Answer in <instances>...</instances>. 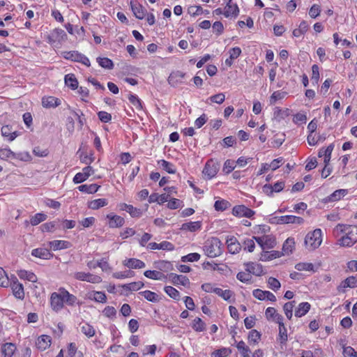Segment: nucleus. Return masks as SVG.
I'll list each match as a JSON object with an SVG mask.
<instances>
[{"instance_id": "7", "label": "nucleus", "mask_w": 357, "mask_h": 357, "mask_svg": "<svg viewBox=\"0 0 357 357\" xmlns=\"http://www.w3.org/2000/svg\"><path fill=\"white\" fill-rule=\"evenodd\" d=\"M255 211L244 205L235 206L232 209V214L236 217H245L251 218L255 215Z\"/></svg>"}, {"instance_id": "15", "label": "nucleus", "mask_w": 357, "mask_h": 357, "mask_svg": "<svg viewBox=\"0 0 357 357\" xmlns=\"http://www.w3.org/2000/svg\"><path fill=\"white\" fill-rule=\"evenodd\" d=\"M169 278L172 283L175 285L181 284L184 287H189L190 282V280L185 275H177L176 273H171Z\"/></svg>"}, {"instance_id": "14", "label": "nucleus", "mask_w": 357, "mask_h": 357, "mask_svg": "<svg viewBox=\"0 0 357 357\" xmlns=\"http://www.w3.org/2000/svg\"><path fill=\"white\" fill-rule=\"evenodd\" d=\"M31 255L33 257L42 259H50L53 257V254L47 248H38L32 250Z\"/></svg>"}, {"instance_id": "25", "label": "nucleus", "mask_w": 357, "mask_h": 357, "mask_svg": "<svg viewBox=\"0 0 357 357\" xmlns=\"http://www.w3.org/2000/svg\"><path fill=\"white\" fill-rule=\"evenodd\" d=\"M123 265L127 266L129 268H142L145 267V263L142 261L135 259L131 258L123 261Z\"/></svg>"}, {"instance_id": "23", "label": "nucleus", "mask_w": 357, "mask_h": 357, "mask_svg": "<svg viewBox=\"0 0 357 357\" xmlns=\"http://www.w3.org/2000/svg\"><path fill=\"white\" fill-rule=\"evenodd\" d=\"M107 218L108 219H109V227H112V228H114V227H121L124 222H125V220H124V218L119 216V215H113V214H108L107 215Z\"/></svg>"}, {"instance_id": "27", "label": "nucleus", "mask_w": 357, "mask_h": 357, "mask_svg": "<svg viewBox=\"0 0 357 357\" xmlns=\"http://www.w3.org/2000/svg\"><path fill=\"white\" fill-rule=\"evenodd\" d=\"M121 210L126 211L133 218H138L142 215V211L132 205L123 204L121 205Z\"/></svg>"}, {"instance_id": "2", "label": "nucleus", "mask_w": 357, "mask_h": 357, "mask_svg": "<svg viewBox=\"0 0 357 357\" xmlns=\"http://www.w3.org/2000/svg\"><path fill=\"white\" fill-rule=\"evenodd\" d=\"M221 245L218 238H211L206 241L204 250L208 257H215L221 255Z\"/></svg>"}, {"instance_id": "29", "label": "nucleus", "mask_w": 357, "mask_h": 357, "mask_svg": "<svg viewBox=\"0 0 357 357\" xmlns=\"http://www.w3.org/2000/svg\"><path fill=\"white\" fill-rule=\"evenodd\" d=\"M15 350L16 346L13 343H6L1 347V352L4 357H12Z\"/></svg>"}, {"instance_id": "52", "label": "nucleus", "mask_w": 357, "mask_h": 357, "mask_svg": "<svg viewBox=\"0 0 357 357\" xmlns=\"http://www.w3.org/2000/svg\"><path fill=\"white\" fill-rule=\"evenodd\" d=\"M144 287L142 282H135L127 284H124L123 288L130 291H137Z\"/></svg>"}, {"instance_id": "46", "label": "nucleus", "mask_w": 357, "mask_h": 357, "mask_svg": "<svg viewBox=\"0 0 357 357\" xmlns=\"http://www.w3.org/2000/svg\"><path fill=\"white\" fill-rule=\"evenodd\" d=\"M52 36L54 38V40L60 41L67 39L66 32L61 29H55L52 33Z\"/></svg>"}, {"instance_id": "13", "label": "nucleus", "mask_w": 357, "mask_h": 357, "mask_svg": "<svg viewBox=\"0 0 357 357\" xmlns=\"http://www.w3.org/2000/svg\"><path fill=\"white\" fill-rule=\"evenodd\" d=\"M218 171V165L215 164L212 160L208 161L203 169V174L207 176L208 178L214 177Z\"/></svg>"}, {"instance_id": "11", "label": "nucleus", "mask_w": 357, "mask_h": 357, "mask_svg": "<svg viewBox=\"0 0 357 357\" xmlns=\"http://www.w3.org/2000/svg\"><path fill=\"white\" fill-rule=\"evenodd\" d=\"M185 75V74L181 71L172 72L168 77V82L171 86L176 87L183 83Z\"/></svg>"}, {"instance_id": "17", "label": "nucleus", "mask_w": 357, "mask_h": 357, "mask_svg": "<svg viewBox=\"0 0 357 357\" xmlns=\"http://www.w3.org/2000/svg\"><path fill=\"white\" fill-rule=\"evenodd\" d=\"M15 280L11 284V287L13 289V295L18 299H24V291L23 286L21 283H20L16 278H15Z\"/></svg>"}, {"instance_id": "38", "label": "nucleus", "mask_w": 357, "mask_h": 357, "mask_svg": "<svg viewBox=\"0 0 357 357\" xmlns=\"http://www.w3.org/2000/svg\"><path fill=\"white\" fill-rule=\"evenodd\" d=\"M308 29V24L306 21L303 20L298 29H295L293 31V35L295 37H300L303 35Z\"/></svg>"}, {"instance_id": "28", "label": "nucleus", "mask_w": 357, "mask_h": 357, "mask_svg": "<svg viewBox=\"0 0 357 357\" xmlns=\"http://www.w3.org/2000/svg\"><path fill=\"white\" fill-rule=\"evenodd\" d=\"M64 80L66 85L72 90H75L78 88V81L74 74L70 73L66 75Z\"/></svg>"}, {"instance_id": "36", "label": "nucleus", "mask_w": 357, "mask_h": 357, "mask_svg": "<svg viewBox=\"0 0 357 357\" xmlns=\"http://www.w3.org/2000/svg\"><path fill=\"white\" fill-rule=\"evenodd\" d=\"M142 295L147 301L153 303H157L160 301L159 296L155 292L146 290L139 293Z\"/></svg>"}, {"instance_id": "33", "label": "nucleus", "mask_w": 357, "mask_h": 357, "mask_svg": "<svg viewBox=\"0 0 357 357\" xmlns=\"http://www.w3.org/2000/svg\"><path fill=\"white\" fill-rule=\"evenodd\" d=\"M99 188H100L99 185H98L97 184H94V183L90 184V185L84 184V185H79L78 187V190L80 192L92 194V193L96 192Z\"/></svg>"}, {"instance_id": "3", "label": "nucleus", "mask_w": 357, "mask_h": 357, "mask_svg": "<svg viewBox=\"0 0 357 357\" xmlns=\"http://www.w3.org/2000/svg\"><path fill=\"white\" fill-rule=\"evenodd\" d=\"M321 243V230L316 229L313 231L308 233L305 238V245L309 250H314L318 248Z\"/></svg>"}, {"instance_id": "39", "label": "nucleus", "mask_w": 357, "mask_h": 357, "mask_svg": "<svg viewBox=\"0 0 357 357\" xmlns=\"http://www.w3.org/2000/svg\"><path fill=\"white\" fill-rule=\"evenodd\" d=\"M107 204V199H97L91 201L89 204V207L93 210H96L100 207L105 206Z\"/></svg>"}, {"instance_id": "57", "label": "nucleus", "mask_w": 357, "mask_h": 357, "mask_svg": "<svg viewBox=\"0 0 357 357\" xmlns=\"http://www.w3.org/2000/svg\"><path fill=\"white\" fill-rule=\"evenodd\" d=\"M15 158V153H13L10 149L5 148L0 149V158L2 160H7L8 158Z\"/></svg>"}, {"instance_id": "62", "label": "nucleus", "mask_w": 357, "mask_h": 357, "mask_svg": "<svg viewBox=\"0 0 357 357\" xmlns=\"http://www.w3.org/2000/svg\"><path fill=\"white\" fill-rule=\"evenodd\" d=\"M134 275L132 271H120V272H116L113 273V277L114 278L117 279H122V278H130L132 277Z\"/></svg>"}, {"instance_id": "59", "label": "nucleus", "mask_w": 357, "mask_h": 357, "mask_svg": "<svg viewBox=\"0 0 357 357\" xmlns=\"http://www.w3.org/2000/svg\"><path fill=\"white\" fill-rule=\"evenodd\" d=\"M235 167V161L231 160H227L225 162L222 170L225 174H228L234 169Z\"/></svg>"}, {"instance_id": "22", "label": "nucleus", "mask_w": 357, "mask_h": 357, "mask_svg": "<svg viewBox=\"0 0 357 357\" xmlns=\"http://www.w3.org/2000/svg\"><path fill=\"white\" fill-rule=\"evenodd\" d=\"M61 104V100L53 96L43 97L42 105L45 108L56 107Z\"/></svg>"}, {"instance_id": "21", "label": "nucleus", "mask_w": 357, "mask_h": 357, "mask_svg": "<svg viewBox=\"0 0 357 357\" xmlns=\"http://www.w3.org/2000/svg\"><path fill=\"white\" fill-rule=\"evenodd\" d=\"M50 247L53 250H59L62 249L69 248L71 245L69 241H61V240H55L52 241H50L48 243Z\"/></svg>"}, {"instance_id": "26", "label": "nucleus", "mask_w": 357, "mask_h": 357, "mask_svg": "<svg viewBox=\"0 0 357 357\" xmlns=\"http://www.w3.org/2000/svg\"><path fill=\"white\" fill-rule=\"evenodd\" d=\"M239 9L236 4H231L227 3L225 7V10L224 12V15L226 17H229V16H233L236 17L238 15Z\"/></svg>"}, {"instance_id": "18", "label": "nucleus", "mask_w": 357, "mask_h": 357, "mask_svg": "<svg viewBox=\"0 0 357 357\" xmlns=\"http://www.w3.org/2000/svg\"><path fill=\"white\" fill-rule=\"evenodd\" d=\"M226 243L228 250L231 254H236L241 250V245L234 236L227 238Z\"/></svg>"}, {"instance_id": "40", "label": "nucleus", "mask_w": 357, "mask_h": 357, "mask_svg": "<svg viewBox=\"0 0 357 357\" xmlns=\"http://www.w3.org/2000/svg\"><path fill=\"white\" fill-rule=\"evenodd\" d=\"M97 61L102 68L109 70H111L114 68L113 61L107 57H98L97 58Z\"/></svg>"}, {"instance_id": "50", "label": "nucleus", "mask_w": 357, "mask_h": 357, "mask_svg": "<svg viewBox=\"0 0 357 357\" xmlns=\"http://www.w3.org/2000/svg\"><path fill=\"white\" fill-rule=\"evenodd\" d=\"M295 268L299 271H310L315 272L314 266L312 263H298L295 266Z\"/></svg>"}, {"instance_id": "10", "label": "nucleus", "mask_w": 357, "mask_h": 357, "mask_svg": "<svg viewBox=\"0 0 357 357\" xmlns=\"http://www.w3.org/2000/svg\"><path fill=\"white\" fill-rule=\"evenodd\" d=\"M63 297L62 296L61 293L58 294L54 292L51 295L50 303L52 309L54 311H59L63 307Z\"/></svg>"}, {"instance_id": "61", "label": "nucleus", "mask_w": 357, "mask_h": 357, "mask_svg": "<svg viewBox=\"0 0 357 357\" xmlns=\"http://www.w3.org/2000/svg\"><path fill=\"white\" fill-rule=\"evenodd\" d=\"M9 284L8 278L5 272V271L0 267V286L3 287H6Z\"/></svg>"}, {"instance_id": "32", "label": "nucleus", "mask_w": 357, "mask_h": 357, "mask_svg": "<svg viewBox=\"0 0 357 357\" xmlns=\"http://www.w3.org/2000/svg\"><path fill=\"white\" fill-rule=\"evenodd\" d=\"M295 245L293 238H288L284 243L282 246V255H289L292 252Z\"/></svg>"}, {"instance_id": "43", "label": "nucleus", "mask_w": 357, "mask_h": 357, "mask_svg": "<svg viewBox=\"0 0 357 357\" xmlns=\"http://www.w3.org/2000/svg\"><path fill=\"white\" fill-rule=\"evenodd\" d=\"M62 296L63 297V303L66 302L67 304L70 305H74V303L77 301L76 296L73 294H70L68 291L63 289L61 291Z\"/></svg>"}, {"instance_id": "35", "label": "nucleus", "mask_w": 357, "mask_h": 357, "mask_svg": "<svg viewBox=\"0 0 357 357\" xmlns=\"http://www.w3.org/2000/svg\"><path fill=\"white\" fill-rule=\"evenodd\" d=\"M158 164L160 165V167L162 169H164L169 174H175L176 173V169H175L173 164H172L165 160H158Z\"/></svg>"}, {"instance_id": "47", "label": "nucleus", "mask_w": 357, "mask_h": 357, "mask_svg": "<svg viewBox=\"0 0 357 357\" xmlns=\"http://www.w3.org/2000/svg\"><path fill=\"white\" fill-rule=\"evenodd\" d=\"M47 218V215L44 213H36L35 215L32 216L30 220V223L33 226L38 225L40 222L45 221Z\"/></svg>"}, {"instance_id": "30", "label": "nucleus", "mask_w": 357, "mask_h": 357, "mask_svg": "<svg viewBox=\"0 0 357 357\" xmlns=\"http://www.w3.org/2000/svg\"><path fill=\"white\" fill-rule=\"evenodd\" d=\"M310 304L307 302H303L298 305L297 309L295 311V316L297 317H301L304 316L310 309Z\"/></svg>"}, {"instance_id": "64", "label": "nucleus", "mask_w": 357, "mask_h": 357, "mask_svg": "<svg viewBox=\"0 0 357 357\" xmlns=\"http://www.w3.org/2000/svg\"><path fill=\"white\" fill-rule=\"evenodd\" d=\"M97 114L100 121L103 123H108L112 120V115L107 112L100 111Z\"/></svg>"}, {"instance_id": "37", "label": "nucleus", "mask_w": 357, "mask_h": 357, "mask_svg": "<svg viewBox=\"0 0 357 357\" xmlns=\"http://www.w3.org/2000/svg\"><path fill=\"white\" fill-rule=\"evenodd\" d=\"M144 275L153 280H162L166 278V276L160 271L148 270L144 273Z\"/></svg>"}, {"instance_id": "51", "label": "nucleus", "mask_w": 357, "mask_h": 357, "mask_svg": "<svg viewBox=\"0 0 357 357\" xmlns=\"http://www.w3.org/2000/svg\"><path fill=\"white\" fill-rule=\"evenodd\" d=\"M261 334L256 330H252L248 335V341L250 344H255L260 340Z\"/></svg>"}, {"instance_id": "55", "label": "nucleus", "mask_w": 357, "mask_h": 357, "mask_svg": "<svg viewBox=\"0 0 357 357\" xmlns=\"http://www.w3.org/2000/svg\"><path fill=\"white\" fill-rule=\"evenodd\" d=\"M229 206V202L225 200H218L215 202L214 208L216 211H223Z\"/></svg>"}, {"instance_id": "24", "label": "nucleus", "mask_w": 357, "mask_h": 357, "mask_svg": "<svg viewBox=\"0 0 357 357\" xmlns=\"http://www.w3.org/2000/svg\"><path fill=\"white\" fill-rule=\"evenodd\" d=\"M282 256V253L279 251L273 250V251H265L263 250L261 253L259 260L266 261L272 260L273 259L279 258Z\"/></svg>"}, {"instance_id": "48", "label": "nucleus", "mask_w": 357, "mask_h": 357, "mask_svg": "<svg viewBox=\"0 0 357 357\" xmlns=\"http://www.w3.org/2000/svg\"><path fill=\"white\" fill-rule=\"evenodd\" d=\"M343 287L354 288L357 287V275L350 276L342 282Z\"/></svg>"}, {"instance_id": "5", "label": "nucleus", "mask_w": 357, "mask_h": 357, "mask_svg": "<svg viewBox=\"0 0 357 357\" xmlns=\"http://www.w3.org/2000/svg\"><path fill=\"white\" fill-rule=\"evenodd\" d=\"M73 278L77 280L86 281L93 284H98L102 281L100 276L85 272H76L74 273Z\"/></svg>"}, {"instance_id": "44", "label": "nucleus", "mask_w": 357, "mask_h": 357, "mask_svg": "<svg viewBox=\"0 0 357 357\" xmlns=\"http://www.w3.org/2000/svg\"><path fill=\"white\" fill-rule=\"evenodd\" d=\"M165 293L172 298L178 301L180 298V294L177 289L172 286H167L164 289Z\"/></svg>"}, {"instance_id": "31", "label": "nucleus", "mask_w": 357, "mask_h": 357, "mask_svg": "<svg viewBox=\"0 0 357 357\" xmlns=\"http://www.w3.org/2000/svg\"><path fill=\"white\" fill-rule=\"evenodd\" d=\"M348 193V190L346 189H340L335 190L333 192L330 196L328 197L327 199L329 202H336L340 200L342 197L347 195Z\"/></svg>"}, {"instance_id": "16", "label": "nucleus", "mask_w": 357, "mask_h": 357, "mask_svg": "<svg viewBox=\"0 0 357 357\" xmlns=\"http://www.w3.org/2000/svg\"><path fill=\"white\" fill-rule=\"evenodd\" d=\"M284 182L278 181L275 183L273 185L266 184L263 187V190L268 195H271L273 192H280L284 189Z\"/></svg>"}, {"instance_id": "4", "label": "nucleus", "mask_w": 357, "mask_h": 357, "mask_svg": "<svg viewBox=\"0 0 357 357\" xmlns=\"http://www.w3.org/2000/svg\"><path fill=\"white\" fill-rule=\"evenodd\" d=\"M253 238L260 245L263 250L273 248L276 245L275 238L271 235L253 236Z\"/></svg>"}, {"instance_id": "63", "label": "nucleus", "mask_w": 357, "mask_h": 357, "mask_svg": "<svg viewBox=\"0 0 357 357\" xmlns=\"http://www.w3.org/2000/svg\"><path fill=\"white\" fill-rule=\"evenodd\" d=\"M268 284L269 287L273 291H277L280 288V282L276 278L271 277L268 278Z\"/></svg>"}, {"instance_id": "58", "label": "nucleus", "mask_w": 357, "mask_h": 357, "mask_svg": "<svg viewBox=\"0 0 357 357\" xmlns=\"http://www.w3.org/2000/svg\"><path fill=\"white\" fill-rule=\"evenodd\" d=\"M279 342L280 344H284L287 341V332L284 325L279 326Z\"/></svg>"}, {"instance_id": "54", "label": "nucleus", "mask_w": 357, "mask_h": 357, "mask_svg": "<svg viewBox=\"0 0 357 357\" xmlns=\"http://www.w3.org/2000/svg\"><path fill=\"white\" fill-rule=\"evenodd\" d=\"M81 331L88 337H91L95 335V329L89 324H84L82 326Z\"/></svg>"}, {"instance_id": "53", "label": "nucleus", "mask_w": 357, "mask_h": 357, "mask_svg": "<svg viewBox=\"0 0 357 357\" xmlns=\"http://www.w3.org/2000/svg\"><path fill=\"white\" fill-rule=\"evenodd\" d=\"M60 222L59 220H54L50 222H46L41 225V229L43 231H52L54 228L56 227V226Z\"/></svg>"}, {"instance_id": "49", "label": "nucleus", "mask_w": 357, "mask_h": 357, "mask_svg": "<svg viewBox=\"0 0 357 357\" xmlns=\"http://www.w3.org/2000/svg\"><path fill=\"white\" fill-rule=\"evenodd\" d=\"M93 297L92 298L91 294L89 296V298L96 301L98 303H105L107 301V296L104 292L96 291L93 293Z\"/></svg>"}, {"instance_id": "12", "label": "nucleus", "mask_w": 357, "mask_h": 357, "mask_svg": "<svg viewBox=\"0 0 357 357\" xmlns=\"http://www.w3.org/2000/svg\"><path fill=\"white\" fill-rule=\"evenodd\" d=\"M130 6L133 14L139 20L144 19L146 15V10L141 4L136 1H130Z\"/></svg>"}, {"instance_id": "34", "label": "nucleus", "mask_w": 357, "mask_h": 357, "mask_svg": "<svg viewBox=\"0 0 357 357\" xmlns=\"http://www.w3.org/2000/svg\"><path fill=\"white\" fill-rule=\"evenodd\" d=\"M201 222H190L183 223L181 226V229L188 230L190 231H195L201 228Z\"/></svg>"}, {"instance_id": "41", "label": "nucleus", "mask_w": 357, "mask_h": 357, "mask_svg": "<svg viewBox=\"0 0 357 357\" xmlns=\"http://www.w3.org/2000/svg\"><path fill=\"white\" fill-rule=\"evenodd\" d=\"M236 347L243 357H250V349L245 345L243 341L238 342Z\"/></svg>"}, {"instance_id": "6", "label": "nucleus", "mask_w": 357, "mask_h": 357, "mask_svg": "<svg viewBox=\"0 0 357 357\" xmlns=\"http://www.w3.org/2000/svg\"><path fill=\"white\" fill-rule=\"evenodd\" d=\"M65 58L70 59L73 61L79 62L86 66H90L91 63L89 59L84 54L79 53L77 51H70L66 52Z\"/></svg>"}, {"instance_id": "8", "label": "nucleus", "mask_w": 357, "mask_h": 357, "mask_svg": "<svg viewBox=\"0 0 357 357\" xmlns=\"http://www.w3.org/2000/svg\"><path fill=\"white\" fill-rule=\"evenodd\" d=\"M273 219L275 220L274 222H276L277 224L293 223L301 225L304 221V220L302 218L295 215H284L279 218L275 217L273 218Z\"/></svg>"}, {"instance_id": "1", "label": "nucleus", "mask_w": 357, "mask_h": 357, "mask_svg": "<svg viewBox=\"0 0 357 357\" xmlns=\"http://www.w3.org/2000/svg\"><path fill=\"white\" fill-rule=\"evenodd\" d=\"M337 230L344 234L339 240V244L343 247H351L357 242V226L337 225Z\"/></svg>"}, {"instance_id": "19", "label": "nucleus", "mask_w": 357, "mask_h": 357, "mask_svg": "<svg viewBox=\"0 0 357 357\" xmlns=\"http://www.w3.org/2000/svg\"><path fill=\"white\" fill-rule=\"evenodd\" d=\"M246 266V271L253 275L259 276L263 273V266L260 264L255 262H248L245 264Z\"/></svg>"}, {"instance_id": "42", "label": "nucleus", "mask_w": 357, "mask_h": 357, "mask_svg": "<svg viewBox=\"0 0 357 357\" xmlns=\"http://www.w3.org/2000/svg\"><path fill=\"white\" fill-rule=\"evenodd\" d=\"M192 328L197 332H202L206 329V324L200 318L197 317L193 320Z\"/></svg>"}, {"instance_id": "20", "label": "nucleus", "mask_w": 357, "mask_h": 357, "mask_svg": "<svg viewBox=\"0 0 357 357\" xmlns=\"http://www.w3.org/2000/svg\"><path fill=\"white\" fill-rule=\"evenodd\" d=\"M51 344V337L49 335H43L40 336L36 342V345L38 349L42 351L45 350Z\"/></svg>"}, {"instance_id": "45", "label": "nucleus", "mask_w": 357, "mask_h": 357, "mask_svg": "<svg viewBox=\"0 0 357 357\" xmlns=\"http://www.w3.org/2000/svg\"><path fill=\"white\" fill-rule=\"evenodd\" d=\"M295 303H296V301H293L287 302L284 305L283 310H284L286 317L289 319H291L292 317L293 308L295 305Z\"/></svg>"}, {"instance_id": "60", "label": "nucleus", "mask_w": 357, "mask_h": 357, "mask_svg": "<svg viewBox=\"0 0 357 357\" xmlns=\"http://www.w3.org/2000/svg\"><path fill=\"white\" fill-rule=\"evenodd\" d=\"M200 259V255L196 252L188 254L185 256L181 257V261L183 262L186 261H197Z\"/></svg>"}, {"instance_id": "9", "label": "nucleus", "mask_w": 357, "mask_h": 357, "mask_svg": "<svg viewBox=\"0 0 357 357\" xmlns=\"http://www.w3.org/2000/svg\"><path fill=\"white\" fill-rule=\"evenodd\" d=\"M94 169L91 166H87L82 169V172L75 174L73 178L75 183H80L85 181L91 175L93 174Z\"/></svg>"}, {"instance_id": "56", "label": "nucleus", "mask_w": 357, "mask_h": 357, "mask_svg": "<svg viewBox=\"0 0 357 357\" xmlns=\"http://www.w3.org/2000/svg\"><path fill=\"white\" fill-rule=\"evenodd\" d=\"M311 80L312 83L318 84L319 80V68L317 64L312 66V77Z\"/></svg>"}]
</instances>
